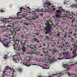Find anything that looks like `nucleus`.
Wrapping results in <instances>:
<instances>
[{"mask_svg":"<svg viewBox=\"0 0 77 77\" xmlns=\"http://www.w3.org/2000/svg\"><path fill=\"white\" fill-rule=\"evenodd\" d=\"M51 62L50 61H48L47 62V63H45V64H44L43 66L44 67L40 66L41 67H42L43 69H49L50 68V67H49V65L50 64H51Z\"/></svg>","mask_w":77,"mask_h":77,"instance_id":"nucleus-10","label":"nucleus"},{"mask_svg":"<svg viewBox=\"0 0 77 77\" xmlns=\"http://www.w3.org/2000/svg\"><path fill=\"white\" fill-rule=\"evenodd\" d=\"M49 59L51 61H53V62H54V61H56V58L54 57V56H49Z\"/></svg>","mask_w":77,"mask_h":77,"instance_id":"nucleus-18","label":"nucleus"},{"mask_svg":"<svg viewBox=\"0 0 77 77\" xmlns=\"http://www.w3.org/2000/svg\"><path fill=\"white\" fill-rule=\"evenodd\" d=\"M31 37H32V38H35V36L33 35H31Z\"/></svg>","mask_w":77,"mask_h":77,"instance_id":"nucleus-59","label":"nucleus"},{"mask_svg":"<svg viewBox=\"0 0 77 77\" xmlns=\"http://www.w3.org/2000/svg\"><path fill=\"white\" fill-rule=\"evenodd\" d=\"M11 41H12V42H13L15 43V44H16L17 45H18L19 44L20 45V41H19L18 39H17L16 40V41H15V38H14V41H10V42H11Z\"/></svg>","mask_w":77,"mask_h":77,"instance_id":"nucleus-19","label":"nucleus"},{"mask_svg":"<svg viewBox=\"0 0 77 77\" xmlns=\"http://www.w3.org/2000/svg\"><path fill=\"white\" fill-rule=\"evenodd\" d=\"M7 57H7V55H5L4 57V58L5 59H7Z\"/></svg>","mask_w":77,"mask_h":77,"instance_id":"nucleus-53","label":"nucleus"},{"mask_svg":"<svg viewBox=\"0 0 77 77\" xmlns=\"http://www.w3.org/2000/svg\"><path fill=\"white\" fill-rule=\"evenodd\" d=\"M20 64L23 66H30L31 65V64H30V63L28 61H25L23 63L21 62Z\"/></svg>","mask_w":77,"mask_h":77,"instance_id":"nucleus-12","label":"nucleus"},{"mask_svg":"<svg viewBox=\"0 0 77 77\" xmlns=\"http://www.w3.org/2000/svg\"><path fill=\"white\" fill-rule=\"evenodd\" d=\"M56 17H57V18H59V15L58 14H56Z\"/></svg>","mask_w":77,"mask_h":77,"instance_id":"nucleus-56","label":"nucleus"},{"mask_svg":"<svg viewBox=\"0 0 77 77\" xmlns=\"http://www.w3.org/2000/svg\"><path fill=\"white\" fill-rule=\"evenodd\" d=\"M71 42H73V41H74V38H72L71 39Z\"/></svg>","mask_w":77,"mask_h":77,"instance_id":"nucleus-61","label":"nucleus"},{"mask_svg":"<svg viewBox=\"0 0 77 77\" xmlns=\"http://www.w3.org/2000/svg\"><path fill=\"white\" fill-rule=\"evenodd\" d=\"M66 48H62L60 49V51H62L61 54H64L66 52H68V51H66Z\"/></svg>","mask_w":77,"mask_h":77,"instance_id":"nucleus-20","label":"nucleus"},{"mask_svg":"<svg viewBox=\"0 0 77 77\" xmlns=\"http://www.w3.org/2000/svg\"><path fill=\"white\" fill-rule=\"evenodd\" d=\"M24 36H25V35H23L22 34L21 36L20 37L22 38H24Z\"/></svg>","mask_w":77,"mask_h":77,"instance_id":"nucleus-48","label":"nucleus"},{"mask_svg":"<svg viewBox=\"0 0 77 77\" xmlns=\"http://www.w3.org/2000/svg\"><path fill=\"white\" fill-rule=\"evenodd\" d=\"M32 14L34 15L31 17L32 18H31V17H26L25 18L26 20H36V18H39V16L36 15V13H33Z\"/></svg>","mask_w":77,"mask_h":77,"instance_id":"nucleus-9","label":"nucleus"},{"mask_svg":"<svg viewBox=\"0 0 77 77\" xmlns=\"http://www.w3.org/2000/svg\"><path fill=\"white\" fill-rule=\"evenodd\" d=\"M21 54L22 55H26V51H22L21 52Z\"/></svg>","mask_w":77,"mask_h":77,"instance_id":"nucleus-35","label":"nucleus"},{"mask_svg":"<svg viewBox=\"0 0 77 77\" xmlns=\"http://www.w3.org/2000/svg\"><path fill=\"white\" fill-rule=\"evenodd\" d=\"M15 17L14 18H13V17H10L8 19V20L9 21H11V20H12V19L14 20V18L15 19H18V20H20V19H21L22 18H23L22 17V15L18 14V13H17L16 15V16H14Z\"/></svg>","mask_w":77,"mask_h":77,"instance_id":"nucleus-7","label":"nucleus"},{"mask_svg":"<svg viewBox=\"0 0 77 77\" xmlns=\"http://www.w3.org/2000/svg\"><path fill=\"white\" fill-rule=\"evenodd\" d=\"M75 19H73L72 20V23H75Z\"/></svg>","mask_w":77,"mask_h":77,"instance_id":"nucleus-44","label":"nucleus"},{"mask_svg":"<svg viewBox=\"0 0 77 77\" xmlns=\"http://www.w3.org/2000/svg\"><path fill=\"white\" fill-rule=\"evenodd\" d=\"M71 54V53H69V52H66L64 53V54L63 55L64 57H65L66 59H71V60H73L74 59H71V57H70Z\"/></svg>","mask_w":77,"mask_h":77,"instance_id":"nucleus-8","label":"nucleus"},{"mask_svg":"<svg viewBox=\"0 0 77 77\" xmlns=\"http://www.w3.org/2000/svg\"><path fill=\"white\" fill-rule=\"evenodd\" d=\"M77 51V49H73V50L72 52L73 56L71 58V59H74L76 57V56H77V54L76 53V51Z\"/></svg>","mask_w":77,"mask_h":77,"instance_id":"nucleus-11","label":"nucleus"},{"mask_svg":"<svg viewBox=\"0 0 77 77\" xmlns=\"http://www.w3.org/2000/svg\"><path fill=\"white\" fill-rule=\"evenodd\" d=\"M59 56L60 57L62 56V54H61V53H59Z\"/></svg>","mask_w":77,"mask_h":77,"instance_id":"nucleus-63","label":"nucleus"},{"mask_svg":"<svg viewBox=\"0 0 77 77\" xmlns=\"http://www.w3.org/2000/svg\"><path fill=\"white\" fill-rule=\"evenodd\" d=\"M19 71H20V72H22V69H18Z\"/></svg>","mask_w":77,"mask_h":77,"instance_id":"nucleus-60","label":"nucleus"},{"mask_svg":"<svg viewBox=\"0 0 77 77\" xmlns=\"http://www.w3.org/2000/svg\"><path fill=\"white\" fill-rule=\"evenodd\" d=\"M73 36H75V37H74V38H77V37H76V34L75 33L74 34H73Z\"/></svg>","mask_w":77,"mask_h":77,"instance_id":"nucleus-57","label":"nucleus"},{"mask_svg":"<svg viewBox=\"0 0 77 77\" xmlns=\"http://www.w3.org/2000/svg\"><path fill=\"white\" fill-rule=\"evenodd\" d=\"M35 53L36 55L38 56V55H39V54L41 53V52L39 51H38L36 52H35Z\"/></svg>","mask_w":77,"mask_h":77,"instance_id":"nucleus-28","label":"nucleus"},{"mask_svg":"<svg viewBox=\"0 0 77 77\" xmlns=\"http://www.w3.org/2000/svg\"><path fill=\"white\" fill-rule=\"evenodd\" d=\"M19 45L20 47H21V46H22V47H23V42L20 40V43L19 44Z\"/></svg>","mask_w":77,"mask_h":77,"instance_id":"nucleus-30","label":"nucleus"},{"mask_svg":"<svg viewBox=\"0 0 77 77\" xmlns=\"http://www.w3.org/2000/svg\"><path fill=\"white\" fill-rule=\"evenodd\" d=\"M21 49H22V51H27V49H26V48L25 47V46H23L21 48Z\"/></svg>","mask_w":77,"mask_h":77,"instance_id":"nucleus-22","label":"nucleus"},{"mask_svg":"<svg viewBox=\"0 0 77 77\" xmlns=\"http://www.w3.org/2000/svg\"><path fill=\"white\" fill-rule=\"evenodd\" d=\"M4 73V74H3V76L2 77H4V76L7 75V74H6V73Z\"/></svg>","mask_w":77,"mask_h":77,"instance_id":"nucleus-52","label":"nucleus"},{"mask_svg":"<svg viewBox=\"0 0 77 77\" xmlns=\"http://www.w3.org/2000/svg\"><path fill=\"white\" fill-rule=\"evenodd\" d=\"M55 42L57 44H59V41H58L57 42L56 41V42Z\"/></svg>","mask_w":77,"mask_h":77,"instance_id":"nucleus-51","label":"nucleus"},{"mask_svg":"<svg viewBox=\"0 0 77 77\" xmlns=\"http://www.w3.org/2000/svg\"><path fill=\"white\" fill-rule=\"evenodd\" d=\"M60 35H61V33H60L59 32L57 33V38H60Z\"/></svg>","mask_w":77,"mask_h":77,"instance_id":"nucleus-33","label":"nucleus"},{"mask_svg":"<svg viewBox=\"0 0 77 77\" xmlns=\"http://www.w3.org/2000/svg\"><path fill=\"white\" fill-rule=\"evenodd\" d=\"M20 54H19L17 52V55H15L13 56V60L15 63H18L20 62V60H21V59H18V56H20Z\"/></svg>","mask_w":77,"mask_h":77,"instance_id":"nucleus-5","label":"nucleus"},{"mask_svg":"<svg viewBox=\"0 0 77 77\" xmlns=\"http://www.w3.org/2000/svg\"><path fill=\"white\" fill-rule=\"evenodd\" d=\"M52 23V21L50 19L46 21L45 23L46 26L44 27L43 31L45 35L49 34L50 36H52V34H53V32H51V30L53 29L52 25L51 24Z\"/></svg>","mask_w":77,"mask_h":77,"instance_id":"nucleus-2","label":"nucleus"},{"mask_svg":"<svg viewBox=\"0 0 77 77\" xmlns=\"http://www.w3.org/2000/svg\"><path fill=\"white\" fill-rule=\"evenodd\" d=\"M28 8L30 10V8H29V7H28L27 8V5L25 6V12H27L28 11L27 10V9H28Z\"/></svg>","mask_w":77,"mask_h":77,"instance_id":"nucleus-31","label":"nucleus"},{"mask_svg":"<svg viewBox=\"0 0 77 77\" xmlns=\"http://www.w3.org/2000/svg\"><path fill=\"white\" fill-rule=\"evenodd\" d=\"M26 43L24 41L23 42V46H24L26 45Z\"/></svg>","mask_w":77,"mask_h":77,"instance_id":"nucleus-54","label":"nucleus"},{"mask_svg":"<svg viewBox=\"0 0 77 77\" xmlns=\"http://www.w3.org/2000/svg\"><path fill=\"white\" fill-rule=\"evenodd\" d=\"M72 45H74L73 47V48H74L73 49L77 50V43H74V45L72 44Z\"/></svg>","mask_w":77,"mask_h":77,"instance_id":"nucleus-23","label":"nucleus"},{"mask_svg":"<svg viewBox=\"0 0 77 77\" xmlns=\"http://www.w3.org/2000/svg\"><path fill=\"white\" fill-rule=\"evenodd\" d=\"M38 49H40L42 47V44L41 43H39V45H38Z\"/></svg>","mask_w":77,"mask_h":77,"instance_id":"nucleus-27","label":"nucleus"},{"mask_svg":"<svg viewBox=\"0 0 77 77\" xmlns=\"http://www.w3.org/2000/svg\"><path fill=\"white\" fill-rule=\"evenodd\" d=\"M55 53H59V51L57 50V49L56 48H53L52 52V54H53V55H54Z\"/></svg>","mask_w":77,"mask_h":77,"instance_id":"nucleus-17","label":"nucleus"},{"mask_svg":"<svg viewBox=\"0 0 77 77\" xmlns=\"http://www.w3.org/2000/svg\"><path fill=\"white\" fill-rule=\"evenodd\" d=\"M23 24L26 26H28L29 25H31L32 24V21H28L25 20V22L23 23Z\"/></svg>","mask_w":77,"mask_h":77,"instance_id":"nucleus-13","label":"nucleus"},{"mask_svg":"<svg viewBox=\"0 0 77 77\" xmlns=\"http://www.w3.org/2000/svg\"><path fill=\"white\" fill-rule=\"evenodd\" d=\"M62 45L63 46V47H65V44L64 43L63 44V43H61V44H60V45Z\"/></svg>","mask_w":77,"mask_h":77,"instance_id":"nucleus-42","label":"nucleus"},{"mask_svg":"<svg viewBox=\"0 0 77 77\" xmlns=\"http://www.w3.org/2000/svg\"><path fill=\"white\" fill-rule=\"evenodd\" d=\"M27 59H29L28 61H29L30 59H32V57H28Z\"/></svg>","mask_w":77,"mask_h":77,"instance_id":"nucleus-47","label":"nucleus"},{"mask_svg":"<svg viewBox=\"0 0 77 77\" xmlns=\"http://www.w3.org/2000/svg\"><path fill=\"white\" fill-rule=\"evenodd\" d=\"M15 23H9L7 26H6V24H4V26H2V28L5 27V28H7V29H9L11 28H12V27L14 28V27H15Z\"/></svg>","mask_w":77,"mask_h":77,"instance_id":"nucleus-6","label":"nucleus"},{"mask_svg":"<svg viewBox=\"0 0 77 77\" xmlns=\"http://www.w3.org/2000/svg\"><path fill=\"white\" fill-rule=\"evenodd\" d=\"M51 4L48 2H47V3H45V5L43 6V8L41 9H37L38 11V12H47L48 11L49 9H51L52 8V6H51Z\"/></svg>","mask_w":77,"mask_h":77,"instance_id":"nucleus-3","label":"nucleus"},{"mask_svg":"<svg viewBox=\"0 0 77 77\" xmlns=\"http://www.w3.org/2000/svg\"><path fill=\"white\" fill-rule=\"evenodd\" d=\"M8 70H11V69L9 66H7L5 68V69L3 72V73H5L6 72L7 74H10V72L8 71Z\"/></svg>","mask_w":77,"mask_h":77,"instance_id":"nucleus-14","label":"nucleus"},{"mask_svg":"<svg viewBox=\"0 0 77 77\" xmlns=\"http://www.w3.org/2000/svg\"><path fill=\"white\" fill-rule=\"evenodd\" d=\"M42 19H43L45 21L46 20L45 19H45L46 18V17H43L42 18Z\"/></svg>","mask_w":77,"mask_h":77,"instance_id":"nucleus-55","label":"nucleus"},{"mask_svg":"<svg viewBox=\"0 0 77 77\" xmlns=\"http://www.w3.org/2000/svg\"><path fill=\"white\" fill-rule=\"evenodd\" d=\"M25 36V39H29L30 38L29 35L27 34H26Z\"/></svg>","mask_w":77,"mask_h":77,"instance_id":"nucleus-24","label":"nucleus"},{"mask_svg":"<svg viewBox=\"0 0 77 77\" xmlns=\"http://www.w3.org/2000/svg\"><path fill=\"white\" fill-rule=\"evenodd\" d=\"M9 31L11 33V34L8 33L5 34V36L3 37V41L2 40L0 39V42L3 43V45L5 47H9L10 45V42L8 41V39H9L10 41H14V38L15 36L16 35L17 33L15 30V29L13 28H10Z\"/></svg>","mask_w":77,"mask_h":77,"instance_id":"nucleus-1","label":"nucleus"},{"mask_svg":"<svg viewBox=\"0 0 77 77\" xmlns=\"http://www.w3.org/2000/svg\"><path fill=\"white\" fill-rule=\"evenodd\" d=\"M40 15L41 17H42L44 15V14H43V13H42L41 14H40V15H39L38 16H38V17H39V16ZM39 18V17L38 18Z\"/></svg>","mask_w":77,"mask_h":77,"instance_id":"nucleus-49","label":"nucleus"},{"mask_svg":"<svg viewBox=\"0 0 77 77\" xmlns=\"http://www.w3.org/2000/svg\"><path fill=\"white\" fill-rule=\"evenodd\" d=\"M35 35H39V32H37L35 33Z\"/></svg>","mask_w":77,"mask_h":77,"instance_id":"nucleus-58","label":"nucleus"},{"mask_svg":"<svg viewBox=\"0 0 77 77\" xmlns=\"http://www.w3.org/2000/svg\"><path fill=\"white\" fill-rule=\"evenodd\" d=\"M48 50L49 51H50V53H51V54H52V51H52V50H51V49H50L49 48H48Z\"/></svg>","mask_w":77,"mask_h":77,"instance_id":"nucleus-40","label":"nucleus"},{"mask_svg":"<svg viewBox=\"0 0 77 77\" xmlns=\"http://www.w3.org/2000/svg\"><path fill=\"white\" fill-rule=\"evenodd\" d=\"M27 49L29 50V49H31V50H32V51H30V52L29 51H27L26 52V54H35V51H36L38 50L37 47L33 44L30 45H27Z\"/></svg>","mask_w":77,"mask_h":77,"instance_id":"nucleus-4","label":"nucleus"},{"mask_svg":"<svg viewBox=\"0 0 77 77\" xmlns=\"http://www.w3.org/2000/svg\"><path fill=\"white\" fill-rule=\"evenodd\" d=\"M71 7L72 8H77V5H71Z\"/></svg>","mask_w":77,"mask_h":77,"instance_id":"nucleus-32","label":"nucleus"},{"mask_svg":"<svg viewBox=\"0 0 77 77\" xmlns=\"http://www.w3.org/2000/svg\"><path fill=\"white\" fill-rule=\"evenodd\" d=\"M12 71H13V74H14V73L15 72V70H14V69H12Z\"/></svg>","mask_w":77,"mask_h":77,"instance_id":"nucleus-62","label":"nucleus"},{"mask_svg":"<svg viewBox=\"0 0 77 77\" xmlns=\"http://www.w3.org/2000/svg\"><path fill=\"white\" fill-rule=\"evenodd\" d=\"M25 10V8L23 7H21L20 8V9L19 11L20 12H21L22 11H23Z\"/></svg>","mask_w":77,"mask_h":77,"instance_id":"nucleus-29","label":"nucleus"},{"mask_svg":"<svg viewBox=\"0 0 77 77\" xmlns=\"http://www.w3.org/2000/svg\"><path fill=\"white\" fill-rule=\"evenodd\" d=\"M67 16H68V18H72L73 16L72 15H68V14H67Z\"/></svg>","mask_w":77,"mask_h":77,"instance_id":"nucleus-37","label":"nucleus"},{"mask_svg":"<svg viewBox=\"0 0 77 77\" xmlns=\"http://www.w3.org/2000/svg\"><path fill=\"white\" fill-rule=\"evenodd\" d=\"M46 47L47 48H51V45L50 44L48 43Z\"/></svg>","mask_w":77,"mask_h":77,"instance_id":"nucleus-34","label":"nucleus"},{"mask_svg":"<svg viewBox=\"0 0 77 77\" xmlns=\"http://www.w3.org/2000/svg\"><path fill=\"white\" fill-rule=\"evenodd\" d=\"M65 74H66V75H70V76L71 75V74H69V72H66Z\"/></svg>","mask_w":77,"mask_h":77,"instance_id":"nucleus-38","label":"nucleus"},{"mask_svg":"<svg viewBox=\"0 0 77 77\" xmlns=\"http://www.w3.org/2000/svg\"><path fill=\"white\" fill-rule=\"evenodd\" d=\"M43 50L42 51L44 53H45L44 55L45 56H47L48 55V50L46 49H44V48H42Z\"/></svg>","mask_w":77,"mask_h":77,"instance_id":"nucleus-16","label":"nucleus"},{"mask_svg":"<svg viewBox=\"0 0 77 77\" xmlns=\"http://www.w3.org/2000/svg\"><path fill=\"white\" fill-rule=\"evenodd\" d=\"M5 23L6 24V23H9V22H10V21H9V20H5Z\"/></svg>","mask_w":77,"mask_h":77,"instance_id":"nucleus-41","label":"nucleus"},{"mask_svg":"<svg viewBox=\"0 0 77 77\" xmlns=\"http://www.w3.org/2000/svg\"><path fill=\"white\" fill-rule=\"evenodd\" d=\"M27 39H26V40H25L24 41V42H25V43H26V42H27Z\"/></svg>","mask_w":77,"mask_h":77,"instance_id":"nucleus-64","label":"nucleus"},{"mask_svg":"<svg viewBox=\"0 0 77 77\" xmlns=\"http://www.w3.org/2000/svg\"><path fill=\"white\" fill-rule=\"evenodd\" d=\"M60 21V20H57V21L56 24H59L60 23V22H59Z\"/></svg>","mask_w":77,"mask_h":77,"instance_id":"nucleus-46","label":"nucleus"},{"mask_svg":"<svg viewBox=\"0 0 77 77\" xmlns=\"http://www.w3.org/2000/svg\"><path fill=\"white\" fill-rule=\"evenodd\" d=\"M36 38H33V39L32 40L33 41H34V42H36Z\"/></svg>","mask_w":77,"mask_h":77,"instance_id":"nucleus-43","label":"nucleus"},{"mask_svg":"<svg viewBox=\"0 0 77 77\" xmlns=\"http://www.w3.org/2000/svg\"><path fill=\"white\" fill-rule=\"evenodd\" d=\"M14 48L15 50L17 51H20V46H18V45H17L16 44H15L14 45Z\"/></svg>","mask_w":77,"mask_h":77,"instance_id":"nucleus-15","label":"nucleus"},{"mask_svg":"<svg viewBox=\"0 0 77 77\" xmlns=\"http://www.w3.org/2000/svg\"><path fill=\"white\" fill-rule=\"evenodd\" d=\"M65 38H66V34H65L64 36V40L65 39Z\"/></svg>","mask_w":77,"mask_h":77,"instance_id":"nucleus-50","label":"nucleus"},{"mask_svg":"<svg viewBox=\"0 0 77 77\" xmlns=\"http://www.w3.org/2000/svg\"><path fill=\"white\" fill-rule=\"evenodd\" d=\"M50 38L49 36L45 35L44 36V39L45 41H48L50 40Z\"/></svg>","mask_w":77,"mask_h":77,"instance_id":"nucleus-21","label":"nucleus"},{"mask_svg":"<svg viewBox=\"0 0 77 77\" xmlns=\"http://www.w3.org/2000/svg\"><path fill=\"white\" fill-rule=\"evenodd\" d=\"M27 15H28L27 14L23 13L22 15V18H23V17H26Z\"/></svg>","mask_w":77,"mask_h":77,"instance_id":"nucleus-26","label":"nucleus"},{"mask_svg":"<svg viewBox=\"0 0 77 77\" xmlns=\"http://www.w3.org/2000/svg\"><path fill=\"white\" fill-rule=\"evenodd\" d=\"M56 42V40H54L53 41V43L54 44H52V45H54V46H55V45H56V42Z\"/></svg>","mask_w":77,"mask_h":77,"instance_id":"nucleus-36","label":"nucleus"},{"mask_svg":"<svg viewBox=\"0 0 77 77\" xmlns=\"http://www.w3.org/2000/svg\"><path fill=\"white\" fill-rule=\"evenodd\" d=\"M35 42H37V43H40V42H41L40 40H38L37 38L36 39Z\"/></svg>","mask_w":77,"mask_h":77,"instance_id":"nucleus-39","label":"nucleus"},{"mask_svg":"<svg viewBox=\"0 0 77 77\" xmlns=\"http://www.w3.org/2000/svg\"><path fill=\"white\" fill-rule=\"evenodd\" d=\"M14 29L15 31H17V32H18V31H20V28L18 27H16V28H14Z\"/></svg>","mask_w":77,"mask_h":77,"instance_id":"nucleus-25","label":"nucleus"},{"mask_svg":"<svg viewBox=\"0 0 77 77\" xmlns=\"http://www.w3.org/2000/svg\"><path fill=\"white\" fill-rule=\"evenodd\" d=\"M56 12H57V13H61V10H57Z\"/></svg>","mask_w":77,"mask_h":77,"instance_id":"nucleus-45","label":"nucleus"}]
</instances>
